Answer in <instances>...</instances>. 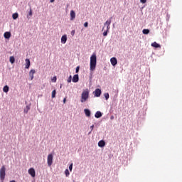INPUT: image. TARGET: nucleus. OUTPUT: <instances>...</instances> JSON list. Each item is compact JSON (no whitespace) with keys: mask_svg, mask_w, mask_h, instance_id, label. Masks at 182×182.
<instances>
[{"mask_svg":"<svg viewBox=\"0 0 182 182\" xmlns=\"http://www.w3.org/2000/svg\"><path fill=\"white\" fill-rule=\"evenodd\" d=\"M95 127V125H92L91 127H90V129H91V130H93V128Z\"/></svg>","mask_w":182,"mask_h":182,"instance_id":"nucleus-37","label":"nucleus"},{"mask_svg":"<svg viewBox=\"0 0 182 182\" xmlns=\"http://www.w3.org/2000/svg\"><path fill=\"white\" fill-rule=\"evenodd\" d=\"M18 13H14L12 15L13 19H18Z\"/></svg>","mask_w":182,"mask_h":182,"instance_id":"nucleus-22","label":"nucleus"},{"mask_svg":"<svg viewBox=\"0 0 182 182\" xmlns=\"http://www.w3.org/2000/svg\"><path fill=\"white\" fill-rule=\"evenodd\" d=\"M84 26H85V28H87V26H89V23L85 22V23H84Z\"/></svg>","mask_w":182,"mask_h":182,"instance_id":"nucleus-31","label":"nucleus"},{"mask_svg":"<svg viewBox=\"0 0 182 182\" xmlns=\"http://www.w3.org/2000/svg\"><path fill=\"white\" fill-rule=\"evenodd\" d=\"M63 103H66V98H64L63 100Z\"/></svg>","mask_w":182,"mask_h":182,"instance_id":"nucleus-36","label":"nucleus"},{"mask_svg":"<svg viewBox=\"0 0 182 182\" xmlns=\"http://www.w3.org/2000/svg\"><path fill=\"white\" fill-rule=\"evenodd\" d=\"M93 93L96 97H100V95H102V90H100V89H96Z\"/></svg>","mask_w":182,"mask_h":182,"instance_id":"nucleus-6","label":"nucleus"},{"mask_svg":"<svg viewBox=\"0 0 182 182\" xmlns=\"http://www.w3.org/2000/svg\"><path fill=\"white\" fill-rule=\"evenodd\" d=\"M84 112H85V116H87V117H90L91 113H90V110H89V109H85Z\"/></svg>","mask_w":182,"mask_h":182,"instance_id":"nucleus-13","label":"nucleus"},{"mask_svg":"<svg viewBox=\"0 0 182 182\" xmlns=\"http://www.w3.org/2000/svg\"><path fill=\"white\" fill-rule=\"evenodd\" d=\"M55 1V0H50V2H54Z\"/></svg>","mask_w":182,"mask_h":182,"instance_id":"nucleus-41","label":"nucleus"},{"mask_svg":"<svg viewBox=\"0 0 182 182\" xmlns=\"http://www.w3.org/2000/svg\"><path fill=\"white\" fill-rule=\"evenodd\" d=\"M4 36L5 38V39H9V38H11V32H5L4 34Z\"/></svg>","mask_w":182,"mask_h":182,"instance_id":"nucleus-16","label":"nucleus"},{"mask_svg":"<svg viewBox=\"0 0 182 182\" xmlns=\"http://www.w3.org/2000/svg\"><path fill=\"white\" fill-rule=\"evenodd\" d=\"M56 80H57L56 77H53V78L52 79V82H54L55 83L56 82Z\"/></svg>","mask_w":182,"mask_h":182,"instance_id":"nucleus-33","label":"nucleus"},{"mask_svg":"<svg viewBox=\"0 0 182 182\" xmlns=\"http://www.w3.org/2000/svg\"><path fill=\"white\" fill-rule=\"evenodd\" d=\"M65 173L66 177H68V176L70 174V173H69V170H68V169H66L65 171Z\"/></svg>","mask_w":182,"mask_h":182,"instance_id":"nucleus-26","label":"nucleus"},{"mask_svg":"<svg viewBox=\"0 0 182 182\" xmlns=\"http://www.w3.org/2000/svg\"><path fill=\"white\" fill-rule=\"evenodd\" d=\"M110 62H111V65H112V66H116V65H117V59L114 57H113L110 59Z\"/></svg>","mask_w":182,"mask_h":182,"instance_id":"nucleus-7","label":"nucleus"},{"mask_svg":"<svg viewBox=\"0 0 182 182\" xmlns=\"http://www.w3.org/2000/svg\"><path fill=\"white\" fill-rule=\"evenodd\" d=\"M73 168V164H71L70 166H69V170L70 171H72V169Z\"/></svg>","mask_w":182,"mask_h":182,"instance_id":"nucleus-29","label":"nucleus"},{"mask_svg":"<svg viewBox=\"0 0 182 182\" xmlns=\"http://www.w3.org/2000/svg\"><path fill=\"white\" fill-rule=\"evenodd\" d=\"M98 146L99 147H105V146H106V142H105L103 140H101L98 142Z\"/></svg>","mask_w":182,"mask_h":182,"instance_id":"nucleus-15","label":"nucleus"},{"mask_svg":"<svg viewBox=\"0 0 182 182\" xmlns=\"http://www.w3.org/2000/svg\"><path fill=\"white\" fill-rule=\"evenodd\" d=\"M97 63V58L96 57V53H93L90 57V70L93 72L96 69V64Z\"/></svg>","mask_w":182,"mask_h":182,"instance_id":"nucleus-1","label":"nucleus"},{"mask_svg":"<svg viewBox=\"0 0 182 182\" xmlns=\"http://www.w3.org/2000/svg\"><path fill=\"white\" fill-rule=\"evenodd\" d=\"M102 112L100 111H97L95 114V117H96V119H99L100 117H102Z\"/></svg>","mask_w":182,"mask_h":182,"instance_id":"nucleus-14","label":"nucleus"},{"mask_svg":"<svg viewBox=\"0 0 182 182\" xmlns=\"http://www.w3.org/2000/svg\"><path fill=\"white\" fill-rule=\"evenodd\" d=\"M110 23H112V17H111L109 19H108V20L104 23V25H105V26H106V25H107V26H110Z\"/></svg>","mask_w":182,"mask_h":182,"instance_id":"nucleus-18","label":"nucleus"},{"mask_svg":"<svg viewBox=\"0 0 182 182\" xmlns=\"http://www.w3.org/2000/svg\"><path fill=\"white\" fill-rule=\"evenodd\" d=\"M70 21H73L75 19V18H76V14L75 13V11L72 10L70 11Z\"/></svg>","mask_w":182,"mask_h":182,"instance_id":"nucleus-9","label":"nucleus"},{"mask_svg":"<svg viewBox=\"0 0 182 182\" xmlns=\"http://www.w3.org/2000/svg\"><path fill=\"white\" fill-rule=\"evenodd\" d=\"M110 119H111V120H113V119H114V117L111 116Z\"/></svg>","mask_w":182,"mask_h":182,"instance_id":"nucleus-38","label":"nucleus"},{"mask_svg":"<svg viewBox=\"0 0 182 182\" xmlns=\"http://www.w3.org/2000/svg\"><path fill=\"white\" fill-rule=\"evenodd\" d=\"M71 33L72 35H75V31H73Z\"/></svg>","mask_w":182,"mask_h":182,"instance_id":"nucleus-39","label":"nucleus"},{"mask_svg":"<svg viewBox=\"0 0 182 182\" xmlns=\"http://www.w3.org/2000/svg\"><path fill=\"white\" fill-rule=\"evenodd\" d=\"M10 182H16V181H15V180H13V181H11Z\"/></svg>","mask_w":182,"mask_h":182,"instance_id":"nucleus-40","label":"nucleus"},{"mask_svg":"<svg viewBox=\"0 0 182 182\" xmlns=\"http://www.w3.org/2000/svg\"><path fill=\"white\" fill-rule=\"evenodd\" d=\"M5 171H6V168H5V166H3L0 169V180L1 181L5 180V176L6 174Z\"/></svg>","mask_w":182,"mask_h":182,"instance_id":"nucleus-3","label":"nucleus"},{"mask_svg":"<svg viewBox=\"0 0 182 182\" xmlns=\"http://www.w3.org/2000/svg\"><path fill=\"white\" fill-rule=\"evenodd\" d=\"M109 31H104V33H103V36H107V33H108Z\"/></svg>","mask_w":182,"mask_h":182,"instance_id":"nucleus-30","label":"nucleus"},{"mask_svg":"<svg viewBox=\"0 0 182 182\" xmlns=\"http://www.w3.org/2000/svg\"><path fill=\"white\" fill-rule=\"evenodd\" d=\"M151 46L153 48H161V46H160V44L157 43L156 42H154L151 44Z\"/></svg>","mask_w":182,"mask_h":182,"instance_id":"nucleus-17","label":"nucleus"},{"mask_svg":"<svg viewBox=\"0 0 182 182\" xmlns=\"http://www.w3.org/2000/svg\"><path fill=\"white\" fill-rule=\"evenodd\" d=\"M73 82L74 83H77V82H79V75L76 74L73 77Z\"/></svg>","mask_w":182,"mask_h":182,"instance_id":"nucleus-10","label":"nucleus"},{"mask_svg":"<svg viewBox=\"0 0 182 182\" xmlns=\"http://www.w3.org/2000/svg\"><path fill=\"white\" fill-rule=\"evenodd\" d=\"M9 60L11 64L15 63V58L14 56H11Z\"/></svg>","mask_w":182,"mask_h":182,"instance_id":"nucleus-21","label":"nucleus"},{"mask_svg":"<svg viewBox=\"0 0 182 182\" xmlns=\"http://www.w3.org/2000/svg\"><path fill=\"white\" fill-rule=\"evenodd\" d=\"M29 16H32V9H30V11L28 12V16H27L28 19H29Z\"/></svg>","mask_w":182,"mask_h":182,"instance_id":"nucleus-25","label":"nucleus"},{"mask_svg":"<svg viewBox=\"0 0 182 182\" xmlns=\"http://www.w3.org/2000/svg\"><path fill=\"white\" fill-rule=\"evenodd\" d=\"M89 93L90 92L88 89L83 90L81 94V103H85V102H87V99H89Z\"/></svg>","mask_w":182,"mask_h":182,"instance_id":"nucleus-2","label":"nucleus"},{"mask_svg":"<svg viewBox=\"0 0 182 182\" xmlns=\"http://www.w3.org/2000/svg\"><path fill=\"white\" fill-rule=\"evenodd\" d=\"M142 33H144V35H149V33H150V30H149V29H144L142 31Z\"/></svg>","mask_w":182,"mask_h":182,"instance_id":"nucleus-20","label":"nucleus"},{"mask_svg":"<svg viewBox=\"0 0 182 182\" xmlns=\"http://www.w3.org/2000/svg\"><path fill=\"white\" fill-rule=\"evenodd\" d=\"M70 82H72V75H70V77L68 79V82L70 83Z\"/></svg>","mask_w":182,"mask_h":182,"instance_id":"nucleus-28","label":"nucleus"},{"mask_svg":"<svg viewBox=\"0 0 182 182\" xmlns=\"http://www.w3.org/2000/svg\"><path fill=\"white\" fill-rule=\"evenodd\" d=\"M79 69H80V67L77 66L75 69V72L76 73H77L79 72Z\"/></svg>","mask_w":182,"mask_h":182,"instance_id":"nucleus-32","label":"nucleus"},{"mask_svg":"<svg viewBox=\"0 0 182 182\" xmlns=\"http://www.w3.org/2000/svg\"><path fill=\"white\" fill-rule=\"evenodd\" d=\"M3 91L4 92V93H8V92H9V87L8 85L4 86L3 88Z\"/></svg>","mask_w":182,"mask_h":182,"instance_id":"nucleus-19","label":"nucleus"},{"mask_svg":"<svg viewBox=\"0 0 182 182\" xmlns=\"http://www.w3.org/2000/svg\"><path fill=\"white\" fill-rule=\"evenodd\" d=\"M53 164V155L52 154H50L48 155L47 164L48 167H50V166H52Z\"/></svg>","mask_w":182,"mask_h":182,"instance_id":"nucleus-4","label":"nucleus"},{"mask_svg":"<svg viewBox=\"0 0 182 182\" xmlns=\"http://www.w3.org/2000/svg\"><path fill=\"white\" fill-rule=\"evenodd\" d=\"M34 73H36V71L35 70H31L29 72V77H30V80H33V75Z\"/></svg>","mask_w":182,"mask_h":182,"instance_id":"nucleus-8","label":"nucleus"},{"mask_svg":"<svg viewBox=\"0 0 182 182\" xmlns=\"http://www.w3.org/2000/svg\"><path fill=\"white\" fill-rule=\"evenodd\" d=\"M28 174L31 176V177H36V172L35 171V168H31L28 169Z\"/></svg>","mask_w":182,"mask_h":182,"instance_id":"nucleus-5","label":"nucleus"},{"mask_svg":"<svg viewBox=\"0 0 182 182\" xmlns=\"http://www.w3.org/2000/svg\"><path fill=\"white\" fill-rule=\"evenodd\" d=\"M56 97V90L52 91V98Z\"/></svg>","mask_w":182,"mask_h":182,"instance_id":"nucleus-23","label":"nucleus"},{"mask_svg":"<svg viewBox=\"0 0 182 182\" xmlns=\"http://www.w3.org/2000/svg\"><path fill=\"white\" fill-rule=\"evenodd\" d=\"M105 97L106 100H107L109 97V93H105Z\"/></svg>","mask_w":182,"mask_h":182,"instance_id":"nucleus-27","label":"nucleus"},{"mask_svg":"<svg viewBox=\"0 0 182 182\" xmlns=\"http://www.w3.org/2000/svg\"><path fill=\"white\" fill-rule=\"evenodd\" d=\"M109 29H110V26H107V31H109Z\"/></svg>","mask_w":182,"mask_h":182,"instance_id":"nucleus-35","label":"nucleus"},{"mask_svg":"<svg viewBox=\"0 0 182 182\" xmlns=\"http://www.w3.org/2000/svg\"><path fill=\"white\" fill-rule=\"evenodd\" d=\"M31 66V60L28 58L26 59V69H29Z\"/></svg>","mask_w":182,"mask_h":182,"instance_id":"nucleus-12","label":"nucleus"},{"mask_svg":"<svg viewBox=\"0 0 182 182\" xmlns=\"http://www.w3.org/2000/svg\"><path fill=\"white\" fill-rule=\"evenodd\" d=\"M31 109V107H29V106H26V108L24 109V113H28V112H29V110Z\"/></svg>","mask_w":182,"mask_h":182,"instance_id":"nucleus-24","label":"nucleus"},{"mask_svg":"<svg viewBox=\"0 0 182 182\" xmlns=\"http://www.w3.org/2000/svg\"><path fill=\"white\" fill-rule=\"evenodd\" d=\"M68 41V36L66 35H63L62 37H61V43H66V41Z\"/></svg>","mask_w":182,"mask_h":182,"instance_id":"nucleus-11","label":"nucleus"},{"mask_svg":"<svg viewBox=\"0 0 182 182\" xmlns=\"http://www.w3.org/2000/svg\"><path fill=\"white\" fill-rule=\"evenodd\" d=\"M140 1L141 2V4H146V2H147V0H140Z\"/></svg>","mask_w":182,"mask_h":182,"instance_id":"nucleus-34","label":"nucleus"},{"mask_svg":"<svg viewBox=\"0 0 182 182\" xmlns=\"http://www.w3.org/2000/svg\"><path fill=\"white\" fill-rule=\"evenodd\" d=\"M60 88H62V85H60Z\"/></svg>","mask_w":182,"mask_h":182,"instance_id":"nucleus-42","label":"nucleus"}]
</instances>
